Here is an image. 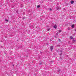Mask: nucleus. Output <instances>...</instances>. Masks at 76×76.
<instances>
[{
	"instance_id": "7ed1b4c3",
	"label": "nucleus",
	"mask_w": 76,
	"mask_h": 76,
	"mask_svg": "<svg viewBox=\"0 0 76 76\" xmlns=\"http://www.w3.org/2000/svg\"><path fill=\"white\" fill-rule=\"evenodd\" d=\"M53 27L54 28H55V29H56V28H57V25H55L54 26H53Z\"/></svg>"
},
{
	"instance_id": "f3484780",
	"label": "nucleus",
	"mask_w": 76,
	"mask_h": 76,
	"mask_svg": "<svg viewBox=\"0 0 76 76\" xmlns=\"http://www.w3.org/2000/svg\"><path fill=\"white\" fill-rule=\"evenodd\" d=\"M42 64V63H40V64Z\"/></svg>"
},
{
	"instance_id": "4468645a",
	"label": "nucleus",
	"mask_w": 76,
	"mask_h": 76,
	"mask_svg": "<svg viewBox=\"0 0 76 76\" xmlns=\"http://www.w3.org/2000/svg\"><path fill=\"white\" fill-rule=\"evenodd\" d=\"M67 29H68V30H69V29H70V28H69V27H68V28H67Z\"/></svg>"
},
{
	"instance_id": "9b49d317",
	"label": "nucleus",
	"mask_w": 76,
	"mask_h": 76,
	"mask_svg": "<svg viewBox=\"0 0 76 76\" xmlns=\"http://www.w3.org/2000/svg\"><path fill=\"white\" fill-rule=\"evenodd\" d=\"M73 41H74V42H75V41H76V40H75V39L73 40Z\"/></svg>"
},
{
	"instance_id": "39448f33",
	"label": "nucleus",
	"mask_w": 76,
	"mask_h": 76,
	"mask_svg": "<svg viewBox=\"0 0 76 76\" xmlns=\"http://www.w3.org/2000/svg\"><path fill=\"white\" fill-rule=\"evenodd\" d=\"M58 72H61V70H60V69H59L58 70Z\"/></svg>"
},
{
	"instance_id": "20e7f679",
	"label": "nucleus",
	"mask_w": 76,
	"mask_h": 76,
	"mask_svg": "<svg viewBox=\"0 0 76 76\" xmlns=\"http://www.w3.org/2000/svg\"><path fill=\"white\" fill-rule=\"evenodd\" d=\"M74 24L71 25V27H72V28H74Z\"/></svg>"
},
{
	"instance_id": "423d86ee",
	"label": "nucleus",
	"mask_w": 76,
	"mask_h": 76,
	"mask_svg": "<svg viewBox=\"0 0 76 76\" xmlns=\"http://www.w3.org/2000/svg\"><path fill=\"white\" fill-rule=\"evenodd\" d=\"M49 10H50V11H53V10H52V9H51V8H50L49 9Z\"/></svg>"
},
{
	"instance_id": "412c9836",
	"label": "nucleus",
	"mask_w": 76,
	"mask_h": 76,
	"mask_svg": "<svg viewBox=\"0 0 76 76\" xmlns=\"http://www.w3.org/2000/svg\"><path fill=\"white\" fill-rule=\"evenodd\" d=\"M75 31H76V30H75Z\"/></svg>"
},
{
	"instance_id": "6ab92c4d",
	"label": "nucleus",
	"mask_w": 76,
	"mask_h": 76,
	"mask_svg": "<svg viewBox=\"0 0 76 76\" xmlns=\"http://www.w3.org/2000/svg\"><path fill=\"white\" fill-rule=\"evenodd\" d=\"M40 53H42V52H40Z\"/></svg>"
},
{
	"instance_id": "0eeeda50",
	"label": "nucleus",
	"mask_w": 76,
	"mask_h": 76,
	"mask_svg": "<svg viewBox=\"0 0 76 76\" xmlns=\"http://www.w3.org/2000/svg\"><path fill=\"white\" fill-rule=\"evenodd\" d=\"M58 32H57L56 34V35H58Z\"/></svg>"
},
{
	"instance_id": "6e6552de",
	"label": "nucleus",
	"mask_w": 76,
	"mask_h": 76,
	"mask_svg": "<svg viewBox=\"0 0 76 76\" xmlns=\"http://www.w3.org/2000/svg\"><path fill=\"white\" fill-rule=\"evenodd\" d=\"M5 21H6V22H8V20H7V19H6L5 20Z\"/></svg>"
},
{
	"instance_id": "f03ea898",
	"label": "nucleus",
	"mask_w": 76,
	"mask_h": 76,
	"mask_svg": "<svg viewBox=\"0 0 76 76\" xmlns=\"http://www.w3.org/2000/svg\"><path fill=\"white\" fill-rule=\"evenodd\" d=\"M71 4H73L74 3V1H71Z\"/></svg>"
},
{
	"instance_id": "9d476101",
	"label": "nucleus",
	"mask_w": 76,
	"mask_h": 76,
	"mask_svg": "<svg viewBox=\"0 0 76 76\" xmlns=\"http://www.w3.org/2000/svg\"><path fill=\"white\" fill-rule=\"evenodd\" d=\"M70 38H71V39H73V37L72 36H71L70 37Z\"/></svg>"
},
{
	"instance_id": "dca6fc26",
	"label": "nucleus",
	"mask_w": 76,
	"mask_h": 76,
	"mask_svg": "<svg viewBox=\"0 0 76 76\" xmlns=\"http://www.w3.org/2000/svg\"><path fill=\"white\" fill-rule=\"evenodd\" d=\"M58 41H59V42L60 41H61V40H60V39H58Z\"/></svg>"
},
{
	"instance_id": "ddd939ff",
	"label": "nucleus",
	"mask_w": 76,
	"mask_h": 76,
	"mask_svg": "<svg viewBox=\"0 0 76 76\" xmlns=\"http://www.w3.org/2000/svg\"><path fill=\"white\" fill-rule=\"evenodd\" d=\"M39 7H40V6L38 5L37 6V7H38V8H39Z\"/></svg>"
},
{
	"instance_id": "f8f14e48",
	"label": "nucleus",
	"mask_w": 76,
	"mask_h": 76,
	"mask_svg": "<svg viewBox=\"0 0 76 76\" xmlns=\"http://www.w3.org/2000/svg\"><path fill=\"white\" fill-rule=\"evenodd\" d=\"M56 9H57V10H58V9H59L58 7H56Z\"/></svg>"
},
{
	"instance_id": "1a4fd4ad",
	"label": "nucleus",
	"mask_w": 76,
	"mask_h": 76,
	"mask_svg": "<svg viewBox=\"0 0 76 76\" xmlns=\"http://www.w3.org/2000/svg\"><path fill=\"white\" fill-rule=\"evenodd\" d=\"M50 28H48L47 29V31H50Z\"/></svg>"
},
{
	"instance_id": "2eb2a0df",
	"label": "nucleus",
	"mask_w": 76,
	"mask_h": 76,
	"mask_svg": "<svg viewBox=\"0 0 76 76\" xmlns=\"http://www.w3.org/2000/svg\"><path fill=\"white\" fill-rule=\"evenodd\" d=\"M61 30H59V32H61Z\"/></svg>"
},
{
	"instance_id": "aec40b11",
	"label": "nucleus",
	"mask_w": 76,
	"mask_h": 76,
	"mask_svg": "<svg viewBox=\"0 0 76 76\" xmlns=\"http://www.w3.org/2000/svg\"><path fill=\"white\" fill-rule=\"evenodd\" d=\"M13 66H14V65H13Z\"/></svg>"
},
{
	"instance_id": "a211bd4d",
	"label": "nucleus",
	"mask_w": 76,
	"mask_h": 76,
	"mask_svg": "<svg viewBox=\"0 0 76 76\" xmlns=\"http://www.w3.org/2000/svg\"><path fill=\"white\" fill-rule=\"evenodd\" d=\"M61 52H62V51L61 50V51H60V52H61Z\"/></svg>"
},
{
	"instance_id": "f257e3e1",
	"label": "nucleus",
	"mask_w": 76,
	"mask_h": 76,
	"mask_svg": "<svg viewBox=\"0 0 76 76\" xmlns=\"http://www.w3.org/2000/svg\"><path fill=\"white\" fill-rule=\"evenodd\" d=\"M53 46H52L50 47V50L51 51H53Z\"/></svg>"
}]
</instances>
